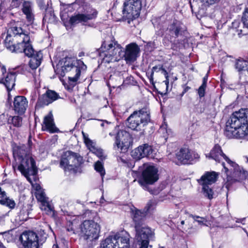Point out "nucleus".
<instances>
[{"instance_id": "obj_7", "label": "nucleus", "mask_w": 248, "mask_h": 248, "mask_svg": "<svg viewBox=\"0 0 248 248\" xmlns=\"http://www.w3.org/2000/svg\"><path fill=\"white\" fill-rule=\"evenodd\" d=\"M150 121V110L145 106L139 110L134 111L126 119V125L129 128L139 131L143 130Z\"/></svg>"}, {"instance_id": "obj_22", "label": "nucleus", "mask_w": 248, "mask_h": 248, "mask_svg": "<svg viewBox=\"0 0 248 248\" xmlns=\"http://www.w3.org/2000/svg\"><path fill=\"white\" fill-rule=\"evenodd\" d=\"M28 107V101L24 96H16L13 101L14 110L19 115L23 114Z\"/></svg>"}, {"instance_id": "obj_52", "label": "nucleus", "mask_w": 248, "mask_h": 248, "mask_svg": "<svg viewBox=\"0 0 248 248\" xmlns=\"http://www.w3.org/2000/svg\"><path fill=\"white\" fill-rule=\"evenodd\" d=\"M42 232V230L40 231V232ZM42 232H43V238H42V240H45L46 237H47V234L44 232V230H42Z\"/></svg>"}, {"instance_id": "obj_18", "label": "nucleus", "mask_w": 248, "mask_h": 248, "mask_svg": "<svg viewBox=\"0 0 248 248\" xmlns=\"http://www.w3.org/2000/svg\"><path fill=\"white\" fill-rule=\"evenodd\" d=\"M185 31L183 24L179 21H176L173 22L168 27V31L170 35V42L172 43L171 48L173 50H176L177 47L175 43V41L173 38L176 39L179 36L182 35Z\"/></svg>"}, {"instance_id": "obj_23", "label": "nucleus", "mask_w": 248, "mask_h": 248, "mask_svg": "<svg viewBox=\"0 0 248 248\" xmlns=\"http://www.w3.org/2000/svg\"><path fill=\"white\" fill-rule=\"evenodd\" d=\"M218 173L212 171L206 172L198 180L199 185L207 186L214 184L217 180Z\"/></svg>"}, {"instance_id": "obj_4", "label": "nucleus", "mask_w": 248, "mask_h": 248, "mask_svg": "<svg viewBox=\"0 0 248 248\" xmlns=\"http://www.w3.org/2000/svg\"><path fill=\"white\" fill-rule=\"evenodd\" d=\"M248 109L234 112L226 123L224 134L229 139H243L248 136Z\"/></svg>"}, {"instance_id": "obj_54", "label": "nucleus", "mask_w": 248, "mask_h": 248, "mask_svg": "<svg viewBox=\"0 0 248 248\" xmlns=\"http://www.w3.org/2000/svg\"><path fill=\"white\" fill-rule=\"evenodd\" d=\"M248 34V32H246V33H243V31H242V30H240L239 32H238V35L239 36V37H241L242 35H246Z\"/></svg>"}, {"instance_id": "obj_31", "label": "nucleus", "mask_w": 248, "mask_h": 248, "mask_svg": "<svg viewBox=\"0 0 248 248\" xmlns=\"http://www.w3.org/2000/svg\"><path fill=\"white\" fill-rule=\"evenodd\" d=\"M156 202L155 200L149 201L143 209V212L147 215L148 213H151L155 208Z\"/></svg>"}, {"instance_id": "obj_21", "label": "nucleus", "mask_w": 248, "mask_h": 248, "mask_svg": "<svg viewBox=\"0 0 248 248\" xmlns=\"http://www.w3.org/2000/svg\"><path fill=\"white\" fill-rule=\"evenodd\" d=\"M21 11L25 16V18L29 24H32L35 19L33 10V3L30 0L24 1L21 7Z\"/></svg>"}, {"instance_id": "obj_17", "label": "nucleus", "mask_w": 248, "mask_h": 248, "mask_svg": "<svg viewBox=\"0 0 248 248\" xmlns=\"http://www.w3.org/2000/svg\"><path fill=\"white\" fill-rule=\"evenodd\" d=\"M25 248H38V239L37 234L31 231L25 232L19 238Z\"/></svg>"}, {"instance_id": "obj_24", "label": "nucleus", "mask_w": 248, "mask_h": 248, "mask_svg": "<svg viewBox=\"0 0 248 248\" xmlns=\"http://www.w3.org/2000/svg\"><path fill=\"white\" fill-rule=\"evenodd\" d=\"M42 130L43 131H48L51 133H54L58 131L59 129L55 126L53 115L51 112L44 117L42 124Z\"/></svg>"}, {"instance_id": "obj_36", "label": "nucleus", "mask_w": 248, "mask_h": 248, "mask_svg": "<svg viewBox=\"0 0 248 248\" xmlns=\"http://www.w3.org/2000/svg\"><path fill=\"white\" fill-rule=\"evenodd\" d=\"M46 94L49 98V100L52 103L59 98V94L54 91L48 90L46 92Z\"/></svg>"}, {"instance_id": "obj_61", "label": "nucleus", "mask_w": 248, "mask_h": 248, "mask_svg": "<svg viewBox=\"0 0 248 248\" xmlns=\"http://www.w3.org/2000/svg\"><path fill=\"white\" fill-rule=\"evenodd\" d=\"M246 158L247 159V161L248 162V155L247 156H246Z\"/></svg>"}, {"instance_id": "obj_15", "label": "nucleus", "mask_w": 248, "mask_h": 248, "mask_svg": "<svg viewBox=\"0 0 248 248\" xmlns=\"http://www.w3.org/2000/svg\"><path fill=\"white\" fill-rule=\"evenodd\" d=\"M145 169L142 172V179L139 180L138 182L140 185L143 183L148 185H153L158 179L157 170L152 166L144 165Z\"/></svg>"}, {"instance_id": "obj_6", "label": "nucleus", "mask_w": 248, "mask_h": 248, "mask_svg": "<svg viewBox=\"0 0 248 248\" xmlns=\"http://www.w3.org/2000/svg\"><path fill=\"white\" fill-rule=\"evenodd\" d=\"M77 221L73 220L69 222L67 231L72 233L78 234L88 242H92L99 238L101 227L97 223L92 220H85L78 228L76 229Z\"/></svg>"}, {"instance_id": "obj_33", "label": "nucleus", "mask_w": 248, "mask_h": 248, "mask_svg": "<svg viewBox=\"0 0 248 248\" xmlns=\"http://www.w3.org/2000/svg\"><path fill=\"white\" fill-rule=\"evenodd\" d=\"M0 203L2 205L8 206L11 209L14 208L16 205L15 201L12 199H9L6 195L4 199H3L2 202H1Z\"/></svg>"}, {"instance_id": "obj_37", "label": "nucleus", "mask_w": 248, "mask_h": 248, "mask_svg": "<svg viewBox=\"0 0 248 248\" xmlns=\"http://www.w3.org/2000/svg\"><path fill=\"white\" fill-rule=\"evenodd\" d=\"M12 123L16 127H20L22 124V119L18 116H14L12 119Z\"/></svg>"}, {"instance_id": "obj_49", "label": "nucleus", "mask_w": 248, "mask_h": 248, "mask_svg": "<svg viewBox=\"0 0 248 248\" xmlns=\"http://www.w3.org/2000/svg\"><path fill=\"white\" fill-rule=\"evenodd\" d=\"M245 218H240V219H238L237 218L235 222L236 223H241L243 224H245Z\"/></svg>"}, {"instance_id": "obj_40", "label": "nucleus", "mask_w": 248, "mask_h": 248, "mask_svg": "<svg viewBox=\"0 0 248 248\" xmlns=\"http://www.w3.org/2000/svg\"><path fill=\"white\" fill-rule=\"evenodd\" d=\"M191 217L201 225H205V223L207 222V219L204 217L194 215H191Z\"/></svg>"}, {"instance_id": "obj_30", "label": "nucleus", "mask_w": 248, "mask_h": 248, "mask_svg": "<svg viewBox=\"0 0 248 248\" xmlns=\"http://www.w3.org/2000/svg\"><path fill=\"white\" fill-rule=\"evenodd\" d=\"M235 68L239 71H247L248 70V61L238 60L235 63Z\"/></svg>"}, {"instance_id": "obj_62", "label": "nucleus", "mask_w": 248, "mask_h": 248, "mask_svg": "<svg viewBox=\"0 0 248 248\" xmlns=\"http://www.w3.org/2000/svg\"><path fill=\"white\" fill-rule=\"evenodd\" d=\"M109 135H110V136H112V134H111V133H109Z\"/></svg>"}, {"instance_id": "obj_28", "label": "nucleus", "mask_w": 248, "mask_h": 248, "mask_svg": "<svg viewBox=\"0 0 248 248\" xmlns=\"http://www.w3.org/2000/svg\"><path fill=\"white\" fill-rule=\"evenodd\" d=\"M26 155H27L26 151H25V147L20 146L14 149L13 151V156L15 160H21L24 158Z\"/></svg>"}, {"instance_id": "obj_19", "label": "nucleus", "mask_w": 248, "mask_h": 248, "mask_svg": "<svg viewBox=\"0 0 248 248\" xmlns=\"http://www.w3.org/2000/svg\"><path fill=\"white\" fill-rule=\"evenodd\" d=\"M0 69L3 76V78L0 79V83L4 84L7 91H11L15 85L16 73L14 71L9 72L4 76L6 72V68L3 65H0Z\"/></svg>"}, {"instance_id": "obj_45", "label": "nucleus", "mask_w": 248, "mask_h": 248, "mask_svg": "<svg viewBox=\"0 0 248 248\" xmlns=\"http://www.w3.org/2000/svg\"><path fill=\"white\" fill-rule=\"evenodd\" d=\"M183 91L181 95L183 96L186 93L190 88L186 85H184L183 86Z\"/></svg>"}, {"instance_id": "obj_34", "label": "nucleus", "mask_w": 248, "mask_h": 248, "mask_svg": "<svg viewBox=\"0 0 248 248\" xmlns=\"http://www.w3.org/2000/svg\"><path fill=\"white\" fill-rule=\"evenodd\" d=\"M90 148L91 149L90 150L101 159L103 160L105 159L106 156L104 155L103 151L102 149L95 148L93 144L90 146Z\"/></svg>"}, {"instance_id": "obj_8", "label": "nucleus", "mask_w": 248, "mask_h": 248, "mask_svg": "<svg viewBox=\"0 0 248 248\" xmlns=\"http://www.w3.org/2000/svg\"><path fill=\"white\" fill-rule=\"evenodd\" d=\"M20 162L18 169L30 182L31 186H40L37 176V168L33 158L30 155H26Z\"/></svg>"}, {"instance_id": "obj_10", "label": "nucleus", "mask_w": 248, "mask_h": 248, "mask_svg": "<svg viewBox=\"0 0 248 248\" xmlns=\"http://www.w3.org/2000/svg\"><path fill=\"white\" fill-rule=\"evenodd\" d=\"M129 235L126 233L110 235L101 242L100 248H129Z\"/></svg>"}, {"instance_id": "obj_39", "label": "nucleus", "mask_w": 248, "mask_h": 248, "mask_svg": "<svg viewBox=\"0 0 248 248\" xmlns=\"http://www.w3.org/2000/svg\"><path fill=\"white\" fill-rule=\"evenodd\" d=\"M242 21L244 26L247 28H248V8H246L243 13Z\"/></svg>"}, {"instance_id": "obj_32", "label": "nucleus", "mask_w": 248, "mask_h": 248, "mask_svg": "<svg viewBox=\"0 0 248 248\" xmlns=\"http://www.w3.org/2000/svg\"><path fill=\"white\" fill-rule=\"evenodd\" d=\"M94 166L95 170L97 172H99L101 177L103 178V177L105 174V170L103 166V163L101 162L100 161H97L94 164Z\"/></svg>"}, {"instance_id": "obj_5", "label": "nucleus", "mask_w": 248, "mask_h": 248, "mask_svg": "<svg viewBox=\"0 0 248 248\" xmlns=\"http://www.w3.org/2000/svg\"><path fill=\"white\" fill-rule=\"evenodd\" d=\"M57 66V73L62 77L67 74L69 83L71 85L76 84L80 75L81 69H86V66L82 61L70 57L62 59Z\"/></svg>"}, {"instance_id": "obj_51", "label": "nucleus", "mask_w": 248, "mask_h": 248, "mask_svg": "<svg viewBox=\"0 0 248 248\" xmlns=\"http://www.w3.org/2000/svg\"><path fill=\"white\" fill-rule=\"evenodd\" d=\"M191 153L193 156V160L194 159H198L200 157L199 155L198 154L193 152L192 151Z\"/></svg>"}, {"instance_id": "obj_27", "label": "nucleus", "mask_w": 248, "mask_h": 248, "mask_svg": "<svg viewBox=\"0 0 248 248\" xmlns=\"http://www.w3.org/2000/svg\"><path fill=\"white\" fill-rule=\"evenodd\" d=\"M133 219L135 223V225L139 224L140 225L143 224L142 222L144 217L146 215L144 212H141L137 209L132 210Z\"/></svg>"}, {"instance_id": "obj_35", "label": "nucleus", "mask_w": 248, "mask_h": 248, "mask_svg": "<svg viewBox=\"0 0 248 248\" xmlns=\"http://www.w3.org/2000/svg\"><path fill=\"white\" fill-rule=\"evenodd\" d=\"M202 192L203 195L209 199H211L213 198L214 193L211 187H202Z\"/></svg>"}, {"instance_id": "obj_29", "label": "nucleus", "mask_w": 248, "mask_h": 248, "mask_svg": "<svg viewBox=\"0 0 248 248\" xmlns=\"http://www.w3.org/2000/svg\"><path fill=\"white\" fill-rule=\"evenodd\" d=\"M49 100V99L48 97H47L46 93L43 94L38 98L36 104L35 108L39 109L51 104V101Z\"/></svg>"}, {"instance_id": "obj_63", "label": "nucleus", "mask_w": 248, "mask_h": 248, "mask_svg": "<svg viewBox=\"0 0 248 248\" xmlns=\"http://www.w3.org/2000/svg\"><path fill=\"white\" fill-rule=\"evenodd\" d=\"M248 73V70H247Z\"/></svg>"}, {"instance_id": "obj_57", "label": "nucleus", "mask_w": 248, "mask_h": 248, "mask_svg": "<svg viewBox=\"0 0 248 248\" xmlns=\"http://www.w3.org/2000/svg\"><path fill=\"white\" fill-rule=\"evenodd\" d=\"M52 248H59L57 244H54Z\"/></svg>"}, {"instance_id": "obj_60", "label": "nucleus", "mask_w": 248, "mask_h": 248, "mask_svg": "<svg viewBox=\"0 0 248 248\" xmlns=\"http://www.w3.org/2000/svg\"><path fill=\"white\" fill-rule=\"evenodd\" d=\"M2 243L0 242V248L2 246Z\"/></svg>"}, {"instance_id": "obj_44", "label": "nucleus", "mask_w": 248, "mask_h": 248, "mask_svg": "<svg viewBox=\"0 0 248 248\" xmlns=\"http://www.w3.org/2000/svg\"><path fill=\"white\" fill-rule=\"evenodd\" d=\"M82 134H83L85 143L87 146V147L89 148V149H91L90 146L93 144V141L90 139H89L88 138V137L86 136V135L83 132H82Z\"/></svg>"}, {"instance_id": "obj_43", "label": "nucleus", "mask_w": 248, "mask_h": 248, "mask_svg": "<svg viewBox=\"0 0 248 248\" xmlns=\"http://www.w3.org/2000/svg\"><path fill=\"white\" fill-rule=\"evenodd\" d=\"M206 85L202 84L198 90V93L200 98L203 97L205 95V91Z\"/></svg>"}, {"instance_id": "obj_20", "label": "nucleus", "mask_w": 248, "mask_h": 248, "mask_svg": "<svg viewBox=\"0 0 248 248\" xmlns=\"http://www.w3.org/2000/svg\"><path fill=\"white\" fill-rule=\"evenodd\" d=\"M97 12L95 9H92L90 12L86 14H78L72 16L69 22L71 25H74L80 22H86L89 20L96 18Z\"/></svg>"}, {"instance_id": "obj_14", "label": "nucleus", "mask_w": 248, "mask_h": 248, "mask_svg": "<svg viewBox=\"0 0 248 248\" xmlns=\"http://www.w3.org/2000/svg\"><path fill=\"white\" fill-rule=\"evenodd\" d=\"M31 192L34 194L37 201L41 202L40 208L47 215L53 213V208L50 204L48 198L46 197L42 187H32Z\"/></svg>"}, {"instance_id": "obj_59", "label": "nucleus", "mask_w": 248, "mask_h": 248, "mask_svg": "<svg viewBox=\"0 0 248 248\" xmlns=\"http://www.w3.org/2000/svg\"><path fill=\"white\" fill-rule=\"evenodd\" d=\"M181 224L182 225H183L185 224V221L184 220L181 221Z\"/></svg>"}, {"instance_id": "obj_12", "label": "nucleus", "mask_w": 248, "mask_h": 248, "mask_svg": "<svg viewBox=\"0 0 248 248\" xmlns=\"http://www.w3.org/2000/svg\"><path fill=\"white\" fill-rule=\"evenodd\" d=\"M132 138L131 135L127 132L122 130L119 131L115 136V142L113 148L116 151L125 153L132 145Z\"/></svg>"}, {"instance_id": "obj_25", "label": "nucleus", "mask_w": 248, "mask_h": 248, "mask_svg": "<svg viewBox=\"0 0 248 248\" xmlns=\"http://www.w3.org/2000/svg\"><path fill=\"white\" fill-rule=\"evenodd\" d=\"M176 157L183 164H186L188 161L193 160V156L191 151L187 148H182L176 153Z\"/></svg>"}, {"instance_id": "obj_42", "label": "nucleus", "mask_w": 248, "mask_h": 248, "mask_svg": "<svg viewBox=\"0 0 248 248\" xmlns=\"http://www.w3.org/2000/svg\"><path fill=\"white\" fill-rule=\"evenodd\" d=\"M162 69V66H161L160 65L155 66L153 67V68L152 69V71L151 72L150 77L149 78L150 81L151 82L153 81V76H154V72H158L160 70H161Z\"/></svg>"}, {"instance_id": "obj_11", "label": "nucleus", "mask_w": 248, "mask_h": 248, "mask_svg": "<svg viewBox=\"0 0 248 248\" xmlns=\"http://www.w3.org/2000/svg\"><path fill=\"white\" fill-rule=\"evenodd\" d=\"M141 8L140 0H126L124 4L123 18L130 24L131 21L139 16Z\"/></svg>"}, {"instance_id": "obj_26", "label": "nucleus", "mask_w": 248, "mask_h": 248, "mask_svg": "<svg viewBox=\"0 0 248 248\" xmlns=\"http://www.w3.org/2000/svg\"><path fill=\"white\" fill-rule=\"evenodd\" d=\"M30 58L29 66L32 70L36 69L41 63L43 54L41 51L36 52L35 54Z\"/></svg>"}, {"instance_id": "obj_16", "label": "nucleus", "mask_w": 248, "mask_h": 248, "mask_svg": "<svg viewBox=\"0 0 248 248\" xmlns=\"http://www.w3.org/2000/svg\"><path fill=\"white\" fill-rule=\"evenodd\" d=\"M155 150L148 144L139 146L132 152V156L136 159H140L144 157L154 158L155 156Z\"/></svg>"}, {"instance_id": "obj_50", "label": "nucleus", "mask_w": 248, "mask_h": 248, "mask_svg": "<svg viewBox=\"0 0 248 248\" xmlns=\"http://www.w3.org/2000/svg\"><path fill=\"white\" fill-rule=\"evenodd\" d=\"M161 70L162 71V73H163L164 75L165 76V78H168L169 76H168V73L167 71L165 69H164L163 67H162V69H161Z\"/></svg>"}, {"instance_id": "obj_58", "label": "nucleus", "mask_w": 248, "mask_h": 248, "mask_svg": "<svg viewBox=\"0 0 248 248\" xmlns=\"http://www.w3.org/2000/svg\"><path fill=\"white\" fill-rule=\"evenodd\" d=\"M32 76H33V78H34V81L35 82H36L37 81H36V77L33 74H32Z\"/></svg>"}, {"instance_id": "obj_47", "label": "nucleus", "mask_w": 248, "mask_h": 248, "mask_svg": "<svg viewBox=\"0 0 248 248\" xmlns=\"http://www.w3.org/2000/svg\"><path fill=\"white\" fill-rule=\"evenodd\" d=\"M208 79V75L206 74L203 78L202 79V85H206L207 84V81Z\"/></svg>"}, {"instance_id": "obj_41", "label": "nucleus", "mask_w": 248, "mask_h": 248, "mask_svg": "<svg viewBox=\"0 0 248 248\" xmlns=\"http://www.w3.org/2000/svg\"><path fill=\"white\" fill-rule=\"evenodd\" d=\"M24 0H12L11 6L13 8H18L23 4Z\"/></svg>"}, {"instance_id": "obj_1", "label": "nucleus", "mask_w": 248, "mask_h": 248, "mask_svg": "<svg viewBox=\"0 0 248 248\" xmlns=\"http://www.w3.org/2000/svg\"><path fill=\"white\" fill-rule=\"evenodd\" d=\"M101 49L103 52L100 55L103 57V62L107 63L117 62L122 58L127 63L133 62L137 60L140 51L139 46L134 43L127 45L125 51H123V47L113 40L105 41Z\"/></svg>"}, {"instance_id": "obj_53", "label": "nucleus", "mask_w": 248, "mask_h": 248, "mask_svg": "<svg viewBox=\"0 0 248 248\" xmlns=\"http://www.w3.org/2000/svg\"><path fill=\"white\" fill-rule=\"evenodd\" d=\"M38 5L41 9H43L45 8V6L44 5V2L42 0L38 2Z\"/></svg>"}, {"instance_id": "obj_46", "label": "nucleus", "mask_w": 248, "mask_h": 248, "mask_svg": "<svg viewBox=\"0 0 248 248\" xmlns=\"http://www.w3.org/2000/svg\"><path fill=\"white\" fill-rule=\"evenodd\" d=\"M203 1H205L209 4H213L215 2L219 1L220 0H202Z\"/></svg>"}, {"instance_id": "obj_2", "label": "nucleus", "mask_w": 248, "mask_h": 248, "mask_svg": "<svg viewBox=\"0 0 248 248\" xmlns=\"http://www.w3.org/2000/svg\"><path fill=\"white\" fill-rule=\"evenodd\" d=\"M206 157L218 162H220L222 159L226 162V163L222 162V166L223 167L222 171L226 174L228 185L243 181L248 176V172L226 155L218 144L215 145L210 153L206 155Z\"/></svg>"}, {"instance_id": "obj_9", "label": "nucleus", "mask_w": 248, "mask_h": 248, "mask_svg": "<svg viewBox=\"0 0 248 248\" xmlns=\"http://www.w3.org/2000/svg\"><path fill=\"white\" fill-rule=\"evenodd\" d=\"M83 162L82 157L78 154L67 151L62 155L60 166L65 171L75 172Z\"/></svg>"}, {"instance_id": "obj_38", "label": "nucleus", "mask_w": 248, "mask_h": 248, "mask_svg": "<svg viewBox=\"0 0 248 248\" xmlns=\"http://www.w3.org/2000/svg\"><path fill=\"white\" fill-rule=\"evenodd\" d=\"M144 190L149 191L152 195H157L162 190L160 187H144Z\"/></svg>"}, {"instance_id": "obj_48", "label": "nucleus", "mask_w": 248, "mask_h": 248, "mask_svg": "<svg viewBox=\"0 0 248 248\" xmlns=\"http://www.w3.org/2000/svg\"><path fill=\"white\" fill-rule=\"evenodd\" d=\"M170 42V40H169L168 39H167V38H165V39H163V43L164 45V46H169Z\"/></svg>"}, {"instance_id": "obj_55", "label": "nucleus", "mask_w": 248, "mask_h": 248, "mask_svg": "<svg viewBox=\"0 0 248 248\" xmlns=\"http://www.w3.org/2000/svg\"><path fill=\"white\" fill-rule=\"evenodd\" d=\"M164 82L165 83V85L168 87L169 83V78H166V80L164 81Z\"/></svg>"}, {"instance_id": "obj_13", "label": "nucleus", "mask_w": 248, "mask_h": 248, "mask_svg": "<svg viewBox=\"0 0 248 248\" xmlns=\"http://www.w3.org/2000/svg\"><path fill=\"white\" fill-rule=\"evenodd\" d=\"M136 230V239L139 248H148L149 238L152 237V231L151 229L142 224H139L135 226Z\"/></svg>"}, {"instance_id": "obj_3", "label": "nucleus", "mask_w": 248, "mask_h": 248, "mask_svg": "<svg viewBox=\"0 0 248 248\" xmlns=\"http://www.w3.org/2000/svg\"><path fill=\"white\" fill-rule=\"evenodd\" d=\"M4 45L12 52H24L29 57L35 54L36 52L30 43L28 32L20 27H12L8 30Z\"/></svg>"}, {"instance_id": "obj_56", "label": "nucleus", "mask_w": 248, "mask_h": 248, "mask_svg": "<svg viewBox=\"0 0 248 248\" xmlns=\"http://www.w3.org/2000/svg\"><path fill=\"white\" fill-rule=\"evenodd\" d=\"M105 124H107L108 125V123L106 121L105 122H102L101 124V126L102 127H104L105 126Z\"/></svg>"}]
</instances>
